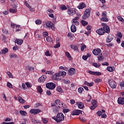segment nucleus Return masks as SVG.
Listing matches in <instances>:
<instances>
[{"mask_svg": "<svg viewBox=\"0 0 124 124\" xmlns=\"http://www.w3.org/2000/svg\"><path fill=\"white\" fill-rule=\"evenodd\" d=\"M102 26L103 28H100L96 31V32L99 34V35H103L107 33H110V27L107 26L105 23H102Z\"/></svg>", "mask_w": 124, "mask_h": 124, "instance_id": "1", "label": "nucleus"}, {"mask_svg": "<svg viewBox=\"0 0 124 124\" xmlns=\"http://www.w3.org/2000/svg\"><path fill=\"white\" fill-rule=\"evenodd\" d=\"M52 119L54 120L56 123H61L64 121V115L62 113H59L57 114L56 117H53Z\"/></svg>", "mask_w": 124, "mask_h": 124, "instance_id": "2", "label": "nucleus"}, {"mask_svg": "<svg viewBox=\"0 0 124 124\" xmlns=\"http://www.w3.org/2000/svg\"><path fill=\"white\" fill-rule=\"evenodd\" d=\"M45 28L46 29H52L53 31H55L56 27L54 26L53 22L51 21H46L45 25Z\"/></svg>", "mask_w": 124, "mask_h": 124, "instance_id": "3", "label": "nucleus"}, {"mask_svg": "<svg viewBox=\"0 0 124 124\" xmlns=\"http://www.w3.org/2000/svg\"><path fill=\"white\" fill-rule=\"evenodd\" d=\"M91 9H87L85 11L84 15L82 16V19L83 20H86V19H88L90 16H91Z\"/></svg>", "mask_w": 124, "mask_h": 124, "instance_id": "4", "label": "nucleus"}, {"mask_svg": "<svg viewBox=\"0 0 124 124\" xmlns=\"http://www.w3.org/2000/svg\"><path fill=\"white\" fill-rule=\"evenodd\" d=\"M82 113V110L80 109H74L71 112V115H72V116H79L80 114L82 115L83 113Z\"/></svg>", "mask_w": 124, "mask_h": 124, "instance_id": "5", "label": "nucleus"}, {"mask_svg": "<svg viewBox=\"0 0 124 124\" xmlns=\"http://www.w3.org/2000/svg\"><path fill=\"white\" fill-rule=\"evenodd\" d=\"M46 88L49 90H54L56 88V84L53 82H49L46 84Z\"/></svg>", "mask_w": 124, "mask_h": 124, "instance_id": "6", "label": "nucleus"}, {"mask_svg": "<svg viewBox=\"0 0 124 124\" xmlns=\"http://www.w3.org/2000/svg\"><path fill=\"white\" fill-rule=\"evenodd\" d=\"M108 84L111 89H116L117 87V83L113 79H110L109 81H108Z\"/></svg>", "mask_w": 124, "mask_h": 124, "instance_id": "7", "label": "nucleus"}, {"mask_svg": "<svg viewBox=\"0 0 124 124\" xmlns=\"http://www.w3.org/2000/svg\"><path fill=\"white\" fill-rule=\"evenodd\" d=\"M77 11V10L75 8L69 9H68L67 13L70 16H73V15H75V14H76Z\"/></svg>", "mask_w": 124, "mask_h": 124, "instance_id": "8", "label": "nucleus"}, {"mask_svg": "<svg viewBox=\"0 0 124 124\" xmlns=\"http://www.w3.org/2000/svg\"><path fill=\"white\" fill-rule=\"evenodd\" d=\"M40 112H41V110L38 108H32L30 110V113H31V114H33V115H37V114L40 113Z\"/></svg>", "mask_w": 124, "mask_h": 124, "instance_id": "9", "label": "nucleus"}, {"mask_svg": "<svg viewBox=\"0 0 124 124\" xmlns=\"http://www.w3.org/2000/svg\"><path fill=\"white\" fill-rule=\"evenodd\" d=\"M78 19H79V16H76L72 20V25L74 26H79V22H78Z\"/></svg>", "mask_w": 124, "mask_h": 124, "instance_id": "10", "label": "nucleus"}, {"mask_svg": "<svg viewBox=\"0 0 124 124\" xmlns=\"http://www.w3.org/2000/svg\"><path fill=\"white\" fill-rule=\"evenodd\" d=\"M51 78L53 80H57V81H60L61 80V77L60 76V74L56 73L52 75Z\"/></svg>", "mask_w": 124, "mask_h": 124, "instance_id": "11", "label": "nucleus"}, {"mask_svg": "<svg viewBox=\"0 0 124 124\" xmlns=\"http://www.w3.org/2000/svg\"><path fill=\"white\" fill-rule=\"evenodd\" d=\"M93 55H95V56H98L100 55V54H102V52H101V49L100 48H96L93 50Z\"/></svg>", "mask_w": 124, "mask_h": 124, "instance_id": "12", "label": "nucleus"}, {"mask_svg": "<svg viewBox=\"0 0 124 124\" xmlns=\"http://www.w3.org/2000/svg\"><path fill=\"white\" fill-rule=\"evenodd\" d=\"M113 38L114 35L112 34H109L106 39V42H108V43H109V42H111L112 40H113Z\"/></svg>", "mask_w": 124, "mask_h": 124, "instance_id": "13", "label": "nucleus"}, {"mask_svg": "<svg viewBox=\"0 0 124 124\" xmlns=\"http://www.w3.org/2000/svg\"><path fill=\"white\" fill-rule=\"evenodd\" d=\"M46 78V76L43 75L42 76H41L40 78H38V81L39 83H44Z\"/></svg>", "mask_w": 124, "mask_h": 124, "instance_id": "14", "label": "nucleus"}, {"mask_svg": "<svg viewBox=\"0 0 124 124\" xmlns=\"http://www.w3.org/2000/svg\"><path fill=\"white\" fill-rule=\"evenodd\" d=\"M76 104L79 109H83L84 107H85L84 104L80 102H77Z\"/></svg>", "mask_w": 124, "mask_h": 124, "instance_id": "15", "label": "nucleus"}, {"mask_svg": "<svg viewBox=\"0 0 124 124\" xmlns=\"http://www.w3.org/2000/svg\"><path fill=\"white\" fill-rule=\"evenodd\" d=\"M88 73H89V74H91L92 75H96L97 76H100V75H101V73L98 72L89 71Z\"/></svg>", "mask_w": 124, "mask_h": 124, "instance_id": "16", "label": "nucleus"}, {"mask_svg": "<svg viewBox=\"0 0 124 124\" xmlns=\"http://www.w3.org/2000/svg\"><path fill=\"white\" fill-rule=\"evenodd\" d=\"M117 102H118V104H120V105H124V97H119Z\"/></svg>", "mask_w": 124, "mask_h": 124, "instance_id": "17", "label": "nucleus"}, {"mask_svg": "<svg viewBox=\"0 0 124 124\" xmlns=\"http://www.w3.org/2000/svg\"><path fill=\"white\" fill-rule=\"evenodd\" d=\"M26 70H27V72H29V73H30L31 71H34V67L28 65L26 67Z\"/></svg>", "mask_w": 124, "mask_h": 124, "instance_id": "18", "label": "nucleus"}, {"mask_svg": "<svg viewBox=\"0 0 124 124\" xmlns=\"http://www.w3.org/2000/svg\"><path fill=\"white\" fill-rule=\"evenodd\" d=\"M76 72V70L74 68H71L69 70L68 73L69 75H73Z\"/></svg>", "mask_w": 124, "mask_h": 124, "instance_id": "19", "label": "nucleus"}, {"mask_svg": "<svg viewBox=\"0 0 124 124\" xmlns=\"http://www.w3.org/2000/svg\"><path fill=\"white\" fill-rule=\"evenodd\" d=\"M86 6L85 4V3L82 2V3H80L79 4V5L78 6V9H83V8H85Z\"/></svg>", "mask_w": 124, "mask_h": 124, "instance_id": "20", "label": "nucleus"}, {"mask_svg": "<svg viewBox=\"0 0 124 124\" xmlns=\"http://www.w3.org/2000/svg\"><path fill=\"white\" fill-rule=\"evenodd\" d=\"M15 43L18 44V45H22V44H23V40L16 39V40Z\"/></svg>", "mask_w": 124, "mask_h": 124, "instance_id": "21", "label": "nucleus"}, {"mask_svg": "<svg viewBox=\"0 0 124 124\" xmlns=\"http://www.w3.org/2000/svg\"><path fill=\"white\" fill-rule=\"evenodd\" d=\"M70 47L74 51H78V46L76 45H74L73 44L70 45Z\"/></svg>", "mask_w": 124, "mask_h": 124, "instance_id": "22", "label": "nucleus"}, {"mask_svg": "<svg viewBox=\"0 0 124 124\" xmlns=\"http://www.w3.org/2000/svg\"><path fill=\"white\" fill-rule=\"evenodd\" d=\"M98 60L99 61V62H102L103 61V55H102V53H101L100 54H99L97 56Z\"/></svg>", "mask_w": 124, "mask_h": 124, "instance_id": "23", "label": "nucleus"}, {"mask_svg": "<svg viewBox=\"0 0 124 124\" xmlns=\"http://www.w3.org/2000/svg\"><path fill=\"white\" fill-rule=\"evenodd\" d=\"M71 31L72 32H76V31H77L76 26L72 25L71 26Z\"/></svg>", "mask_w": 124, "mask_h": 124, "instance_id": "24", "label": "nucleus"}, {"mask_svg": "<svg viewBox=\"0 0 124 124\" xmlns=\"http://www.w3.org/2000/svg\"><path fill=\"white\" fill-rule=\"evenodd\" d=\"M107 70L109 71V72H113V71H115V68L111 66H108L107 67Z\"/></svg>", "mask_w": 124, "mask_h": 124, "instance_id": "25", "label": "nucleus"}, {"mask_svg": "<svg viewBox=\"0 0 124 124\" xmlns=\"http://www.w3.org/2000/svg\"><path fill=\"white\" fill-rule=\"evenodd\" d=\"M100 20L103 22H108V21H109L107 16H102Z\"/></svg>", "mask_w": 124, "mask_h": 124, "instance_id": "26", "label": "nucleus"}, {"mask_svg": "<svg viewBox=\"0 0 124 124\" xmlns=\"http://www.w3.org/2000/svg\"><path fill=\"white\" fill-rule=\"evenodd\" d=\"M46 40L47 42H49V43H53V38H51V37H47L46 38Z\"/></svg>", "mask_w": 124, "mask_h": 124, "instance_id": "27", "label": "nucleus"}, {"mask_svg": "<svg viewBox=\"0 0 124 124\" xmlns=\"http://www.w3.org/2000/svg\"><path fill=\"white\" fill-rule=\"evenodd\" d=\"M19 113H20V115H22V116H23L24 117H25V116H27V115H28V113H27V112H26L24 110L19 111Z\"/></svg>", "mask_w": 124, "mask_h": 124, "instance_id": "28", "label": "nucleus"}, {"mask_svg": "<svg viewBox=\"0 0 124 124\" xmlns=\"http://www.w3.org/2000/svg\"><path fill=\"white\" fill-rule=\"evenodd\" d=\"M65 55L68 59L70 60V61H72V57H71V56L70 55V54H69V52H66L65 53Z\"/></svg>", "mask_w": 124, "mask_h": 124, "instance_id": "29", "label": "nucleus"}, {"mask_svg": "<svg viewBox=\"0 0 124 124\" xmlns=\"http://www.w3.org/2000/svg\"><path fill=\"white\" fill-rule=\"evenodd\" d=\"M84 84L85 85H86V86H88L89 87H93V82L89 83L87 81H85Z\"/></svg>", "mask_w": 124, "mask_h": 124, "instance_id": "30", "label": "nucleus"}, {"mask_svg": "<svg viewBox=\"0 0 124 124\" xmlns=\"http://www.w3.org/2000/svg\"><path fill=\"white\" fill-rule=\"evenodd\" d=\"M60 9L61 10H66L67 9V7L65 5L62 4L60 5Z\"/></svg>", "mask_w": 124, "mask_h": 124, "instance_id": "31", "label": "nucleus"}, {"mask_svg": "<svg viewBox=\"0 0 124 124\" xmlns=\"http://www.w3.org/2000/svg\"><path fill=\"white\" fill-rule=\"evenodd\" d=\"M8 52V48H4L1 50V54L5 55V54L7 53Z\"/></svg>", "mask_w": 124, "mask_h": 124, "instance_id": "32", "label": "nucleus"}, {"mask_svg": "<svg viewBox=\"0 0 124 124\" xmlns=\"http://www.w3.org/2000/svg\"><path fill=\"white\" fill-rule=\"evenodd\" d=\"M60 76H62L63 77H64L66 75V72L64 71H61L59 72Z\"/></svg>", "mask_w": 124, "mask_h": 124, "instance_id": "33", "label": "nucleus"}, {"mask_svg": "<svg viewBox=\"0 0 124 124\" xmlns=\"http://www.w3.org/2000/svg\"><path fill=\"white\" fill-rule=\"evenodd\" d=\"M18 101L19 102H20V103H25V100L23 99V98H22V97H18Z\"/></svg>", "mask_w": 124, "mask_h": 124, "instance_id": "34", "label": "nucleus"}, {"mask_svg": "<svg viewBox=\"0 0 124 124\" xmlns=\"http://www.w3.org/2000/svg\"><path fill=\"white\" fill-rule=\"evenodd\" d=\"M56 90L59 93H63V91L62 89V87L60 86L57 87Z\"/></svg>", "mask_w": 124, "mask_h": 124, "instance_id": "35", "label": "nucleus"}, {"mask_svg": "<svg viewBox=\"0 0 124 124\" xmlns=\"http://www.w3.org/2000/svg\"><path fill=\"white\" fill-rule=\"evenodd\" d=\"M62 82L64 84H66V85H67L70 83V80H69L62 79Z\"/></svg>", "mask_w": 124, "mask_h": 124, "instance_id": "36", "label": "nucleus"}, {"mask_svg": "<svg viewBox=\"0 0 124 124\" xmlns=\"http://www.w3.org/2000/svg\"><path fill=\"white\" fill-rule=\"evenodd\" d=\"M67 36L68 37H69V38H72L73 37H74V34H73V33H68L67 34Z\"/></svg>", "mask_w": 124, "mask_h": 124, "instance_id": "37", "label": "nucleus"}, {"mask_svg": "<svg viewBox=\"0 0 124 124\" xmlns=\"http://www.w3.org/2000/svg\"><path fill=\"white\" fill-rule=\"evenodd\" d=\"M37 91L39 93H42V88H41V86L38 87Z\"/></svg>", "mask_w": 124, "mask_h": 124, "instance_id": "38", "label": "nucleus"}, {"mask_svg": "<svg viewBox=\"0 0 124 124\" xmlns=\"http://www.w3.org/2000/svg\"><path fill=\"white\" fill-rule=\"evenodd\" d=\"M7 75H8V76L10 78H13V75H12L11 72H10L9 71L7 72Z\"/></svg>", "mask_w": 124, "mask_h": 124, "instance_id": "39", "label": "nucleus"}, {"mask_svg": "<svg viewBox=\"0 0 124 124\" xmlns=\"http://www.w3.org/2000/svg\"><path fill=\"white\" fill-rule=\"evenodd\" d=\"M81 23L82 26H87V25H88V23L85 20H81Z\"/></svg>", "mask_w": 124, "mask_h": 124, "instance_id": "40", "label": "nucleus"}, {"mask_svg": "<svg viewBox=\"0 0 124 124\" xmlns=\"http://www.w3.org/2000/svg\"><path fill=\"white\" fill-rule=\"evenodd\" d=\"M70 111V109H66V108H63L62 112L63 113H68V112Z\"/></svg>", "mask_w": 124, "mask_h": 124, "instance_id": "41", "label": "nucleus"}, {"mask_svg": "<svg viewBox=\"0 0 124 124\" xmlns=\"http://www.w3.org/2000/svg\"><path fill=\"white\" fill-rule=\"evenodd\" d=\"M60 104L58 105V107H59V108H62V109H63V108H64V107H63V103H62V102H60Z\"/></svg>", "mask_w": 124, "mask_h": 124, "instance_id": "42", "label": "nucleus"}, {"mask_svg": "<svg viewBox=\"0 0 124 124\" xmlns=\"http://www.w3.org/2000/svg\"><path fill=\"white\" fill-rule=\"evenodd\" d=\"M17 57V55L14 53H11L10 54V58L11 59H12V58H16Z\"/></svg>", "mask_w": 124, "mask_h": 124, "instance_id": "43", "label": "nucleus"}, {"mask_svg": "<svg viewBox=\"0 0 124 124\" xmlns=\"http://www.w3.org/2000/svg\"><path fill=\"white\" fill-rule=\"evenodd\" d=\"M117 18L119 21H120L122 23H124V19L121 16H118Z\"/></svg>", "mask_w": 124, "mask_h": 124, "instance_id": "44", "label": "nucleus"}, {"mask_svg": "<svg viewBox=\"0 0 124 124\" xmlns=\"http://www.w3.org/2000/svg\"><path fill=\"white\" fill-rule=\"evenodd\" d=\"M83 91H84V89L82 87H79L78 89V92L79 93H82Z\"/></svg>", "mask_w": 124, "mask_h": 124, "instance_id": "45", "label": "nucleus"}, {"mask_svg": "<svg viewBox=\"0 0 124 124\" xmlns=\"http://www.w3.org/2000/svg\"><path fill=\"white\" fill-rule=\"evenodd\" d=\"M96 107H97V105H93V106H92L90 107V109H91V110H94V109H95Z\"/></svg>", "mask_w": 124, "mask_h": 124, "instance_id": "46", "label": "nucleus"}, {"mask_svg": "<svg viewBox=\"0 0 124 124\" xmlns=\"http://www.w3.org/2000/svg\"><path fill=\"white\" fill-rule=\"evenodd\" d=\"M35 23L36 25H41L42 21H41L40 20H36L35 21Z\"/></svg>", "mask_w": 124, "mask_h": 124, "instance_id": "47", "label": "nucleus"}, {"mask_svg": "<svg viewBox=\"0 0 124 124\" xmlns=\"http://www.w3.org/2000/svg\"><path fill=\"white\" fill-rule=\"evenodd\" d=\"M20 31V25H16V31Z\"/></svg>", "mask_w": 124, "mask_h": 124, "instance_id": "48", "label": "nucleus"}, {"mask_svg": "<svg viewBox=\"0 0 124 124\" xmlns=\"http://www.w3.org/2000/svg\"><path fill=\"white\" fill-rule=\"evenodd\" d=\"M102 81V79L101 78H96L94 80V82L95 83H99V82H101Z\"/></svg>", "mask_w": 124, "mask_h": 124, "instance_id": "49", "label": "nucleus"}, {"mask_svg": "<svg viewBox=\"0 0 124 124\" xmlns=\"http://www.w3.org/2000/svg\"><path fill=\"white\" fill-rule=\"evenodd\" d=\"M10 12H12V13H16L17 12V10L14 9H10L9 10Z\"/></svg>", "mask_w": 124, "mask_h": 124, "instance_id": "50", "label": "nucleus"}, {"mask_svg": "<svg viewBox=\"0 0 124 124\" xmlns=\"http://www.w3.org/2000/svg\"><path fill=\"white\" fill-rule=\"evenodd\" d=\"M93 66H95V67L98 68L99 66H100V65L99 64H97V63L94 62L93 63Z\"/></svg>", "mask_w": 124, "mask_h": 124, "instance_id": "51", "label": "nucleus"}, {"mask_svg": "<svg viewBox=\"0 0 124 124\" xmlns=\"http://www.w3.org/2000/svg\"><path fill=\"white\" fill-rule=\"evenodd\" d=\"M61 102H62V101H61L60 100L57 99L55 100V104H56V105H58L61 103Z\"/></svg>", "mask_w": 124, "mask_h": 124, "instance_id": "52", "label": "nucleus"}, {"mask_svg": "<svg viewBox=\"0 0 124 124\" xmlns=\"http://www.w3.org/2000/svg\"><path fill=\"white\" fill-rule=\"evenodd\" d=\"M80 48H81V51H84V50H85V49H86V45H82L81 46Z\"/></svg>", "mask_w": 124, "mask_h": 124, "instance_id": "53", "label": "nucleus"}, {"mask_svg": "<svg viewBox=\"0 0 124 124\" xmlns=\"http://www.w3.org/2000/svg\"><path fill=\"white\" fill-rule=\"evenodd\" d=\"M7 86L8 88H11V89L13 88L12 84L10 82H7Z\"/></svg>", "mask_w": 124, "mask_h": 124, "instance_id": "54", "label": "nucleus"}, {"mask_svg": "<svg viewBox=\"0 0 124 124\" xmlns=\"http://www.w3.org/2000/svg\"><path fill=\"white\" fill-rule=\"evenodd\" d=\"M102 16V17H107V13L106 12H103Z\"/></svg>", "mask_w": 124, "mask_h": 124, "instance_id": "55", "label": "nucleus"}, {"mask_svg": "<svg viewBox=\"0 0 124 124\" xmlns=\"http://www.w3.org/2000/svg\"><path fill=\"white\" fill-rule=\"evenodd\" d=\"M102 114H103V113L101 111H98L97 112V116H98L99 117H100L101 115H102Z\"/></svg>", "mask_w": 124, "mask_h": 124, "instance_id": "56", "label": "nucleus"}, {"mask_svg": "<svg viewBox=\"0 0 124 124\" xmlns=\"http://www.w3.org/2000/svg\"><path fill=\"white\" fill-rule=\"evenodd\" d=\"M92 105H97L96 104V101L95 100H92Z\"/></svg>", "mask_w": 124, "mask_h": 124, "instance_id": "57", "label": "nucleus"}, {"mask_svg": "<svg viewBox=\"0 0 124 124\" xmlns=\"http://www.w3.org/2000/svg\"><path fill=\"white\" fill-rule=\"evenodd\" d=\"M60 46H61V44H60V43H58V44H57L56 45L54 46V48H59V47H60Z\"/></svg>", "mask_w": 124, "mask_h": 124, "instance_id": "58", "label": "nucleus"}, {"mask_svg": "<svg viewBox=\"0 0 124 124\" xmlns=\"http://www.w3.org/2000/svg\"><path fill=\"white\" fill-rule=\"evenodd\" d=\"M45 55L46 56H51V54L50 53V51H46V52L45 53Z\"/></svg>", "mask_w": 124, "mask_h": 124, "instance_id": "59", "label": "nucleus"}, {"mask_svg": "<svg viewBox=\"0 0 124 124\" xmlns=\"http://www.w3.org/2000/svg\"><path fill=\"white\" fill-rule=\"evenodd\" d=\"M117 34L118 37H119L120 38H122V37H123V35L122 34V33L121 32L117 33Z\"/></svg>", "mask_w": 124, "mask_h": 124, "instance_id": "60", "label": "nucleus"}, {"mask_svg": "<svg viewBox=\"0 0 124 124\" xmlns=\"http://www.w3.org/2000/svg\"><path fill=\"white\" fill-rule=\"evenodd\" d=\"M54 73L53 71H46V74H48V75H52Z\"/></svg>", "mask_w": 124, "mask_h": 124, "instance_id": "61", "label": "nucleus"}, {"mask_svg": "<svg viewBox=\"0 0 124 124\" xmlns=\"http://www.w3.org/2000/svg\"><path fill=\"white\" fill-rule=\"evenodd\" d=\"M46 94L47 95H52V93H51V91L50 90H47L46 91Z\"/></svg>", "mask_w": 124, "mask_h": 124, "instance_id": "62", "label": "nucleus"}, {"mask_svg": "<svg viewBox=\"0 0 124 124\" xmlns=\"http://www.w3.org/2000/svg\"><path fill=\"white\" fill-rule=\"evenodd\" d=\"M79 120H81V122H86V121H87L84 117H79Z\"/></svg>", "mask_w": 124, "mask_h": 124, "instance_id": "63", "label": "nucleus"}, {"mask_svg": "<svg viewBox=\"0 0 124 124\" xmlns=\"http://www.w3.org/2000/svg\"><path fill=\"white\" fill-rule=\"evenodd\" d=\"M70 102L71 104H74V103H75V100H74L73 99H71L70 100Z\"/></svg>", "mask_w": 124, "mask_h": 124, "instance_id": "64", "label": "nucleus"}]
</instances>
